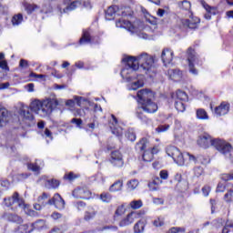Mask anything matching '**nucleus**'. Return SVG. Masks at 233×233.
<instances>
[{"instance_id":"obj_1","label":"nucleus","mask_w":233,"mask_h":233,"mask_svg":"<svg viewBox=\"0 0 233 233\" xmlns=\"http://www.w3.org/2000/svg\"><path fill=\"white\" fill-rule=\"evenodd\" d=\"M122 62L126 63V66L121 70L120 74L123 79H126L127 83H130V81H134V79H136L134 74H136L137 70H140V72H143L144 74L148 76V77H154V76L157 74V69L156 68L154 56L147 53H142L137 57H124L122 59ZM130 74L132 76H130Z\"/></svg>"},{"instance_id":"obj_2","label":"nucleus","mask_w":233,"mask_h":233,"mask_svg":"<svg viewBox=\"0 0 233 233\" xmlns=\"http://www.w3.org/2000/svg\"><path fill=\"white\" fill-rule=\"evenodd\" d=\"M59 106V101L56 98H46L44 101L35 100L31 103L30 108L28 106H23L20 109V116L25 119V121H34V114H37L40 117H46Z\"/></svg>"},{"instance_id":"obj_3","label":"nucleus","mask_w":233,"mask_h":233,"mask_svg":"<svg viewBox=\"0 0 233 233\" xmlns=\"http://www.w3.org/2000/svg\"><path fill=\"white\" fill-rule=\"evenodd\" d=\"M198 145L200 146L201 148L214 147L226 159H232L233 157L232 145L221 138H212L208 133H204L199 136Z\"/></svg>"},{"instance_id":"obj_4","label":"nucleus","mask_w":233,"mask_h":233,"mask_svg":"<svg viewBox=\"0 0 233 233\" xmlns=\"http://www.w3.org/2000/svg\"><path fill=\"white\" fill-rule=\"evenodd\" d=\"M137 96L138 97L137 101L141 104V108L147 114H156L157 112V104L154 102L156 94L151 90L141 89L137 91Z\"/></svg>"},{"instance_id":"obj_5","label":"nucleus","mask_w":233,"mask_h":233,"mask_svg":"<svg viewBox=\"0 0 233 233\" xmlns=\"http://www.w3.org/2000/svg\"><path fill=\"white\" fill-rule=\"evenodd\" d=\"M147 147H148V139L147 137H143L136 144L135 149L137 152H143V161L148 163L152 161L154 155L150 153V151L147 150Z\"/></svg>"},{"instance_id":"obj_6","label":"nucleus","mask_w":233,"mask_h":233,"mask_svg":"<svg viewBox=\"0 0 233 233\" xmlns=\"http://www.w3.org/2000/svg\"><path fill=\"white\" fill-rule=\"evenodd\" d=\"M166 152L169 157L177 163V165H185V154L181 153L179 148L169 146L166 148Z\"/></svg>"},{"instance_id":"obj_7","label":"nucleus","mask_w":233,"mask_h":233,"mask_svg":"<svg viewBox=\"0 0 233 233\" xmlns=\"http://www.w3.org/2000/svg\"><path fill=\"white\" fill-rule=\"evenodd\" d=\"M187 57L188 61V71L192 74V76H198L199 72L196 68V66H194V63L196 62V59H198V56H196V50L194 48L189 47L187 51Z\"/></svg>"},{"instance_id":"obj_8","label":"nucleus","mask_w":233,"mask_h":233,"mask_svg":"<svg viewBox=\"0 0 233 233\" xmlns=\"http://www.w3.org/2000/svg\"><path fill=\"white\" fill-rule=\"evenodd\" d=\"M37 223H41V227H43L44 222L43 219H38L35 222L32 223L30 226L28 224L20 225L14 229L15 233H31L34 232V228H39Z\"/></svg>"},{"instance_id":"obj_9","label":"nucleus","mask_w":233,"mask_h":233,"mask_svg":"<svg viewBox=\"0 0 233 233\" xmlns=\"http://www.w3.org/2000/svg\"><path fill=\"white\" fill-rule=\"evenodd\" d=\"M15 203H17L18 207L25 208V200L21 198H19V193L15 192L12 197L5 198H4V205L5 207H12V205H15Z\"/></svg>"},{"instance_id":"obj_10","label":"nucleus","mask_w":233,"mask_h":233,"mask_svg":"<svg viewBox=\"0 0 233 233\" xmlns=\"http://www.w3.org/2000/svg\"><path fill=\"white\" fill-rule=\"evenodd\" d=\"M109 162L113 167H116L117 168H121L123 165H125V162L123 161V155H121V152L119 150L112 151L110 154Z\"/></svg>"},{"instance_id":"obj_11","label":"nucleus","mask_w":233,"mask_h":233,"mask_svg":"<svg viewBox=\"0 0 233 233\" xmlns=\"http://www.w3.org/2000/svg\"><path fill=\"white\" fill-rule=\"evenodd\" d=\"M72 194L76 199H90L92 198V192L86 187H78Z\"/></svg>"},{"instance_id":"obj_12","label":"nucleus","mask_w":233,"mask_h":233,"mask_svg":"<svg viewBox=\"0 0 233 233\" xmlns=\"http://www.w3.org/2000/svg\"><path fill=\"white\" fill-rule=\"evenodd\" d=\"M46 205H54L58 210H63L65 208V199H63L61 195L56 193L54 197L47 201Z\"/></svg>"},{"instance_id":"obj_13","label":"nucleus","mask_w":233,"mask_h":233,"mask_svg":"<svg viewBox=\"0 0 233 233\" xmlns=\"http://www.w3.org/2000/svg\"><path fill=\"white\" fill-rule=\"evenodd\" d=\"M161 59L165 66L170 65L174 59V51L168 47L164 48L161 54Z\"/></svg>"},{"instance_id":"obj_14","label":"nucleus","mask_w":233,"mask_h":233,"mask_svg":"<svg viewBox=\"0 0 233 233\" xmlns=\"http://www.w3.org/2000/svg\"><path fill=\"white\" fill-rule=\"evenodd\" d=\"M2 218L3 219H6V221H9L10 223H16V225H21V223H23V218H21L17 214L5 212L2 215Z\"/></svg>"},{"instance_id":"obj_15","label":"nucleus","mask_w":233,"mask_h":233,"mask_svg":"<svg viewBox=\"0 0 233 233\" xmlns=\"http://www.w3.org/2000/svg\"><path fill=\"white\" fill-rule=\"evenodd\" d=\"M111 117L115 123L110 125L111 132L114 134V136H116V137L121 139V137L123 136V128L117 127V117H116L114 115H111Z\"/></svg>"},{"instance_id":"obj_16","label":"nucleus","mask_w":233,"mask_h":233,"mask_svg":"<svg viewBox=\"0 0 233 233\" xmlns=\"http://www.w3.org/2000/svg\"><path fill=\"white\" fill-rule=\"evenodd\" d=\"M200 20L198 17H191V19H184L182 20L183 26H187L191 30H196L198 28V25H199Z\"/></svg>"},{"instance_id":"obj_17","label":"nucleus","mask_w":233,"mask_h":233,"mask_svg":"<svg viewBox=\"0 0 233 233\" xmlns=\"http://www.w3.org/2000/svg\"><path fill=\"white\" fill-rule=\"evenodd\" d=\"M228 110H230V105L222 102L218 106L215 108V114L217 116H227V114H228Z\"/></svg>"},{"instance_id":"obj_18","label":"nucleus","mask_w":233,"mask_h":233,"mask_svg":"<svg viewBox=\"0 0 233 233\" xmlns=\"http://www.w3.org/2000/svg\"><path fill=\"white\" fill-rule=\"evenodd\" d=\"M116 26L117 28H126L127 30H129V32H131V30H133L134 28V25L130 21L125 20L123 18H119L118 20H116Z\"/></svg>"},{"instance_id":"obj_19","label":"nucleus","mask_w":233,"mask_h":233,"mask_svg":"<svg viewBox=\"0 0 233 233\" xmlns=\"http://www.w3.org/2000/svg\"><path fill=\"white\" fill-rule=\"evenodd\" d=\"M79 45H90L92 43V35H90V31L87 29H84L82 33V36L79 39Z\"/></svg>"},{"instance_id":"obj_20","label":"nucleus","mask_w":233,"mask_h":233,"mask_svg":"<svg viewBox=\"0 0 233 233\" xmlns=\"http://www.w3.org/2000/svg\"><path fill=\"white\" fill-rule=\"evenodd\" d=\"M167 74L173 81H179L183 77V73L179 69H169Z\"/></svg>"},{"instance_id":"obj_21","label":"nucleus","mask_w":233,"mask_h":233,"mask_svg":"<svg viewBox=\"0 0 233 233\" xmlns=\"http://www.w3.org/2000/svg\"><path fill=\"white\" fill-rule=\"evenodd\" d=\"M119 7H117V5L109 6L107 10L105 11L106 21H112Z\"/></svg>"},{"instance_id":"obj_22","label":"nucleus","mask_w":233,"mask_h":233,"mask_svg":"<svg viewBox=\"0 0 233 233\" xmlns=\"http://www.w3.org/2000/svg\"><path fill=\"white\" fill-rule=\"evenodd\" d=\"M172 99L176 97L177 101H188V95L185 91H182L181 89L177 90L176 94H171Z\"/></svg>"},{"instance_id":"obj_23","label":"nucleus","mask_w":233,"mask_h":233,"mask_svg":"<svg viewBox=\"0 0 233 233\" xmlns=\"http://www.w3.org/2000/svg\"><path fill=\"white\" fill-rule=\"evenodd\" d=\"M81 1L79 0H75L73 2H71L69 5H66V7H65L63 9L64 14H68V12H72L74 10H76V8H78V6H81Z\"/></svg>"},{"instance_id":"obj_24","label":"nucleus","mask_w":233,"mask_h":233,"mask_svg":"<svg viewBox=\"0 0 233 233\" xmlns=\"http://www.w3.org/2000/svg\"><path fill=\"white\" fill-rule=\"evenodd\" d=\"M134 212L127 214V218L119 222V227H128V225H132V223H134Z\"/></svg>"},{"instance_id":"obj_25","label":"nucleus","mask_w":233,"mask_h":233,"mask_svg":"<svg viewBox=\"0 0 233 233\" xmlns=\"http://www.w3.org/2000/svg\"><path fill=\"white\" fill-rule=\"evenodd\" d=\"M200 3L203 8H205L206 12L210 14V15H216L218 14V8L210 6L208 4H207V2H205V0H202Z\"/></svg>"},{"instance_id":"obj_26","label":"nucleus","mask_w":233,"mask_h":233,"mask_svg":"<svg viewBox=\"0 0 233 233\" xmlns=\"http://www.w3.org/2000/svg\"><path fill=\"white\" fill-rule=\"evenodd\" d=\"M8 110L5 107H0V125L3 127V125H6L8 123Z\"/></svg>"},{"instance_id":"obj_27","label":"nucleus","mask_w":233,"mask_h":233,"mask_svg":"<svg viewBox=\"0 0 233 233\" xmlns=\"http://www.w3.org/2000/svg\"><path fill=\"white\" fill-rule=\"evenodd\" d=\"M123 190V180H116L109 187V192H120Z\"/></svg>"},{"instance_id":"obj_28","label":"nucleus","mask_w":233,"mask_h":233,"mask_svg":"<svg viewBox=\"0 0 233 233\" xmlns=\"http://www.w3.org/2000/svg\"><path fill=\"white\" fill-rule=\"evenodd\" d=\"M144 86H145V82L141 79H138V80L129 84L127 88H128V90H137V88H141Z\"/></svg>"},{"instance_id":"obj_29","label":"nucleus","mask_w":233,"mask_h":233,"mask_svg":"<svg viewBox=\"0 0 233 233\" xmlns=\"http://www.w3.org/2000/svg\"><path fill=\"white\" fill-rule=\"evenodd\" d=\"M145 220H138L134 226L135 233H143L145 231Z\"/></svg>"},{"instance_id":"obj_30","label":"nucleus","mask_w":233,"mask_h":233,"mask_svg":"<svg viewBox=\"0 0 233 233\" xmlns=\"http://www.w3.org/2000/svg\"><path fill=\"white\" fill-rule=\"evenodd\" d=\"M184 157H187L189 161H192L193 163L198 164V161H201V159H203V155H199L198 157L187 152L184 153Z\"/></svg>"},{"instance_id":"obj_31","label":"nucleus","mask_w":233,"mask_h":233,"mask_svg":"<svg viewBox=\"0 0 233 233\" xmlns=\"http://www.w3.org/2000/svg\"><path fill=\"white\" fill-rule=\"evenodd\" d=\"M59 185H60L59 180L54 179V178L46 180V187H47L49 190L52 188H58Z\"/></svg>"},{"instance_id":"obj_32","label":"nucleus","mask_w":233,"mask_h":233,"mask_svg":"<svg viewBox=\"0 0 233 233\" xmlns=\"http://www.w3.org/2000/svg\"><path fill=\"white\" fill-rule=\"evenodd\" d=\"M11 23L13 26H19L23 23V14L15 15L12 17Z\"/></svg>"},{"instance_id":"obj_33","label":"nucleus","mask_w":233,"mask_h":233,"mask_svg":"<svg viewBox=\"0 0 233 233\" xmlns=\"http://www.w3.org/2000/svg\"><path fill=\"white\" fill-rule=\"evenodd\" d=\"M197 119L207 120L208 119V113L203 108L197 109Z\"/></svg>"},{"instance_id":"obj_34","label":"nucleus","mask_w":233,"mask_h":233,"mask_svg":"<svg viewBox=\"0 0 233 233\" xmlns=\"http://www.w3.org/2000/svg\"><path fill=\"white\" fill-rule=\"evenodd\" d=\"M175 108L177 110V112H185L187 109V106H185V103L181 100H176L175 101Z\"/></svg>"},{"instance_id":"obj_35","label":"nucleus","mask_w":233,"mask_h":233,"mask_svg":"<svg viewBox=\"0 0 233 233\" xmlns=\"http://www.w3.org/2000/svg\"><path fill=\"white\" fill-rule=\"evenodd\" d=\"M126 137L128 139V141L134 142L136 141V131L134 130V128H129L127 132H126Z\"/></svg>"},{"instance_id":"obj_36","label":"nucleus","mask_w":233,"mask_h":233,"mask_svg":"<svg viewBox=\"0 0 233 233\" xmlns=\"http://www.w3.org/2000/svg\"><path fill=\"white\" fill-rule=\"evenodd\" d=\"M129 206L131 207V208L133 210H137V209L141 208V207H143V201L141 199H139V200H132L129 203Z\"/></svg>"},{"instance_id":"obj_37","label":"nucleus","mask_w":233,"mask_h":233,"mask_svg":"<svg viewBox=\"0 0 233 233\" xmlns=\"http://www.w3.org/2000/svg\"><path fill=\"white\" fill-rule=\"evenodd\" d=\"M100 199L103 201V203H110V201H112V194L108 192H103L100 195Z\"/></svg>"},{"instance_id":"obj_38","label":"nucleus","mask_w":233,"mask_h":233,"mask_svg":"<svg viewBox=\"0 0 233 233\" xmlns=\"http://www.w3.org/2000/svg\"><path fill=\"white\" fill-rule=\"evenodd\" d=\"M139 185V181L137 179H132L127 181V186L128 190H136L137 188V186Z\"/></svg>"},{"instance_id":"obj_39","label":"nucleus","mask_w":233,"mask_h":233,"mask_svg":"<svg viewBox=\"0 0 233 233\" xmlns=\"http://www.w3.org/2000/svg\"><path fill=\"white\" fill-rule=\"evenodd\" d=\"M168 128H170V125L168 124L159 125L156 127L155 132H157V134H162L163 132H167Z\"/></svg>"},{"instance_id":"obj_40","label":"nucleus","mask_w":233,"mask_h":233,"mask_svg":"<svg viewBox=\"0 0 233 233\" xmlns=\"http://www.w3.org/2000/svg\"><path fill=\"white\" fill-rule=\"evenodd\" d=\"M121 15L122 17H132V15H134V11H132L130 7H125L121 11Z\"/></svg>"},{"instance_id":"obj_41","label":"nucleus","mask_w":233,"mask_h":233,"mask_svg":"<svg viewBox=\"0 0 233 233\" xmlns=\"http://www.w3.org/2000/svg\"><path fill=\"white\" fill-rule=\"evenodd\" d=\"M137 117L139 119L141 122L145 123L146 125L150 123V118L147 117L143 113L137 111Z\"/></svg>"},{"instance_id":"obj_42","label":"nucleus","mask_w":233,"mask_h":233,"mask_svg":"<svg viewBox=\"0 0 233 233\" xmlns=\"http://www.w3.org/2000/svg\"><path fill=\"white\" fill-rule=\"evenodd\" d=\"M25 6V10L27 14H32L33 12L35 11V9L37 8V5H32V4H28V3H25L24 5Z\"/></svg>"},{"instance_id":"obj_43","label":"nucleus","mask_w":233,"mask_h":233,"mask_svg":"<svg viewBox=\"0 0 233 233\" xmlns=\"http://www.w3.org/2000/svg\"><path fill=\"white\" fill-rule=\"evenodd\" d=\"M96 218V211H86L84 215L85 221H90Z\"/></svg>"},{"instance_id":"obj_44","label":"nucleus","mask_w":233,"mask_h":233,"mask_svg":"<svg viewBox=\"0 0 233 233\" xmlns=\"http://www.w3.org/2000/svg\"><path fill=\"white\" fill-rule=\"evenodd\" d=\"M193 170L196 177H201L205 174V169L201 167H196Z\"/></svg>"},{"instance_id":"obj_45","label":"nucleus","mask_w":233,"mask_h":233,"mask_svg":"<svg viewBox=\"0 0 233 233\" xmlns=\"http://www.w3.org/2000/svg\"><path fill=\"white\" fill-rule=\"evenodd\" d=\"M220 179H222V181H232L233 171L231 173H224V174L220 175Z\"/></svg>"},{"instance_id":"obj_46","label":"nucleus","mask_w":233,"mask_h":233,"mask_svg":"<svg viewBox=\"0 0 233 233\" xmlns=\"http://www.w3.org/2000/svg\"><path fill=\"white\" fill-rule=\"evenodd\" d=\"M224 201H226V203H232V201H233V190L232 189L225 194Z\"/></svg>"},{"instance_id":"obj_47","label":"nucleus","mask_w":233,"mask_h":233,"mask_svg":"<svg viewBox=\"0 0 233 233\" xmlns=\"http://www.w3.org/2000/svg\"><path fill=\"white\" fill-rule=\"evenodd\" d=\"M27 168H28V170H31L32 172H39L41 170V167L34 163H28Z\"/></svg>"},{"instance_id":"obj_48","label":"nucleus","mask_w":233,"mask_h":233,"mask_svg":"<svg viewBox=\"0 0 233 233\" xmlns=\"http://www.w3.org/2000/svg\"><path fill=\"white\" fill-rule=\"evenodd\" d=\"M79 176L74 174V172H69L64 176V179H67L68 181H74V179H77Z\"/></svg>"},{"instance_id":"obj_49","label":"nucleus","mask_w":233,"mask_h":233,"mask_svg":"<svg viewBox=\"0 0 233 233\" xmlns=\"http://www.w3.org/2000/svg\"><path fill=\"white\" fill-rule=\"evenodd\" d=\"M71 123L76 125V128H81V125H83V120L81 118H72Z\"/></svg>"},{"instance_id":"obj_50","label":"nucleus","mask_w":233,"mask_h":233,"mask_svg":"<svg viewBox=\"0 0 233 233\" xmlns=\"http://www.w3.org/2000/svg\"><path fill=\"white\" fill-rule=\"evenodd\" d=\"M152 201L154 205H165V199L163 198H153Z\"/></svg>"},{"instance_id":"obj_51","label":"nucleus","mask_w":233,"mask_h":233,"mask_svg":"<svg viewBox=\"0 0 233 233\" xmlns=\"http://www.w3.org/2000/svg\"><path fill=\"white\" fill-rule=\"evenodd\" d=\"M16 177H17L18 181H23V179H28V177H30V174L20 173V174L16 175Z\"/></svg>"},{"instance_id":"obj_52","label":"nucleus","mask_w":233,"mask_h":233,"mask_svg":"<svg viewBox=\"0 0 233 233\" xmlns=\"http://www.w3.org/2000/svg\"><path fill=\"white\" fill-rule=\"evenodd\" d=\"M75 116H78L79 117H85V116H86V113L85 112V109L77 108L75 110Z\"/></svg>"},{"instance_id":"obj_53","label":"nucleus","mask_w":233,"mask_h":233,"mask_svg":"<svg viewBox=\"0 0 233 233\" xmlns=\"http://www.w3.org/2000/svg\"><path fill=\"white\" fill-rule=\"evenodd\" d=\"M125 214V205L119 206L116 210V216H123Z\"/></svg>"},{"instance_id":"obj_54","label":"nucleus","mask_w":233,"mask_h":233,"mask_svg":"<svg viewBox=\"0 0 233 233\" xmlns=\"http://www.w3.org/2000/svg\"><path fill=\"white\" fill-rule=\"evenodd\" d=\"M0 185L3 190H8V188H10V182L8 180H2Z\"/></svg>"},{"instance_id":"obj_55","label":"nucleus","mask_w":233,"mask_h":233,"mask_svg":"<svg viewBox=\"0 0 233 233\" xmlns=\"http://www.w3.org/2000/svg\"><path fill=\"white\" fill-rule=\"evenodd\" d=\"M154 227H163L165 225V221H163L161 218H157L153 221Z\"/></svg>"},{"instance_id":"obj_56","label":"nucleus","mask_w":233,"mask_h":233,"mask_svg":"<svg viewBox=\"0 0 233 233\" xmlns=\"http://www.w3.org/2000/svg\"><path fill=\"white\" fill-rule=\"evenodd\" d=\"M181 8L183 10H189L190 9V3L188 2V0L182 1Z\"/></svg>"},{"instance_id":"obj_57","label":"nucleus","mask_w":233,"mask_h":233,"mask_svg":"<svg viewBox=\"0 0 233 233\" xmlns=\"http://www.w3.org/2000/svg\"><path fill=\"white\" fill-rule=\"evenodd\" d=\"M202 194H203V196H205L207 198V196H208V194H210V187L209 186H204L202 187Z\"/></svg>"},{"instance_id":"obj_58","label":"nucleus","mask_w":233,"mask_h":233,"mask_svg":"<svg viewBox=\"0 0 233 233\" xmlns=\"http://www.w3.org/2000/svg\"><path fill=\"white\" fill-rule=\"evenodd\" d=\"M27 216H31V218H37V216H39V213H37V211L33 210V209H28L26 211Z\"/></svg>"},{"instance_id":"obj_59","label":"nucleus","mask_w":233,"mask_h":233,"mask_svg":"<svg viewBox=\"0 0 233 233\" xmlns=\"http://www.w3.org/2000/svg\"><path fill=\"white\" fill-rule=\"evenodd\" d=\"M76 207L78 210H81V208H85L86 207V203H85L84 201H77L76 203Z\"/></svg>"},{"instance_id":"obj_60","label":"nucleus","mask_w":233,"mask_h":233,"mask_svg":"<svg viewBox=\"0 0 233 233\" xmlns=\"http://www.w3.org/2000/svg\"><path fill=\"white\" fill-rule=\"evenodd\" d=\"M0 68H2V70H10V67H8V63L6 61H0Z\"/></svg>"},{"instance_id":"obj_61","label":"nucleus","mask_w":233,"mask_h":233,"mask_svg":"<svg viewBox=\"0 0 233 233\" xmlns=\"http://www.w3.org/2000/svg\"><path fill=\"white\" fill-rule=\"evenodd\" d=\"M161 179H168V171L161 170L159 173Z\"/></svg>"},{"instance_id":"obj_62","label":"nucleus","mask_w":233,"mask_h":233,"mask_svg":"<svg viewBox=\"0 0 233 233\" xmlns=\"http://www.w3.org/2000/svg\"><path fill=\"white\" fill-rule=\"evenodd\" d=\"M44 199H48V194L44 192L42 196H39L37 198L38 203H43Z\"/></svg>"},{"instance_id":"obj_63","label":"nucleus","mask_w":233,"mask_h":233,"mask_svg":"<svg viewBox=\"0 0 233 233\" xmlns=\"http://www.w3.org/2000/svg\"><path fill=\"white\" fill-rule=\"evenodd\" d=\"M225 184L219 182L217 187V192H225Z\"/></svg>"},{"instance_id":"obj_64","label":"nucleus","mask_w":233,"mask_h":233,"mask_svg":"<svg viewBox=\"0 0 233 233\" xmlns=\"http://www.w3.org/2000/svg\"><path fill=\"white\" fill-rule=\"evenodd\" d=\"M34 87H35L34 83H29L25 86V90H27L28 92H34Z\"/></svg>"}]
</instances>
